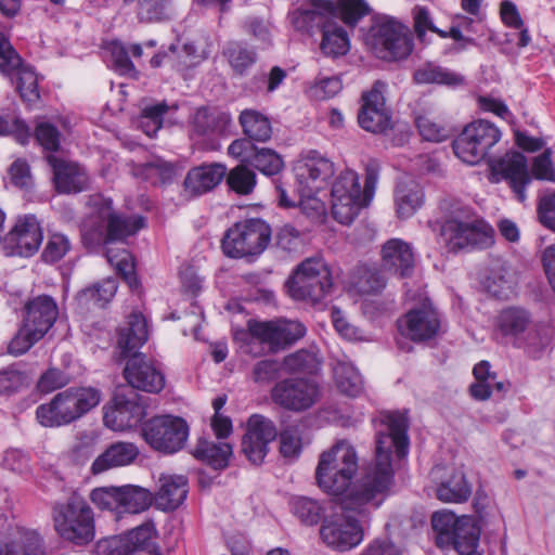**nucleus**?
I'll list each match as a JSON object with an SVG mask.
<instances>
[{
  "label": "nucleus",
  "mask_w": 555,
  "mask_h": 555,
  "mask_svg": "<svg viewBox=\"0 0 555 555\" xmlns=\"http://www.w3.org/2000/svg\"><path fill=\"white\" fill-rule=\"evenodd\" d=\"M375 461L370 464L360 480L341 499V514L323 519L320 528L322 541L338 553L351 551L361 544L364 530L351 513L362 519L377 509L389 495L393 483L392 453L398 460L406 457L410 448L409 421L400 412H382L374 420Z\"/></svg>",
  "instance_id": "1"
},
{
  "label": "nucleus",
  "mask_w": 555,
  "mask_h": 555,
  "mask_svg": "<svg viewBox=\"0 0 555 555\" xmlns=\"http://www.w3.org/2000/svg\"><path fill=\"white\" fill-rule=\"evenodd\" d=\"M92 212L81 224V242L89 251L105 250V257L116 272L131 289L140 285L135 274L134 259L131 253L122 248H114L116 243H125L145 227L142 216H126L115 211L113 201L101 195L91 197Z\"/></svg>",
  "instance_id": "2"
},
{
  "label": "nucleus",
  "mask_w": 555,
  "mask_h": 555,
  "mask_svg": "<svg viewBox=\"0 0 555 555\" xmlns=\"http://www.w3.org/2000/svg\"><path fill=\"white\" fill-rule=\"evenodd\" d=\"M379 177L377 160H370L365 166L364 188H361L359 175L351 169L339 173L332 185V216L345 225L357 218L362 208L370 205L374 197Z\"/></svg>",
  "instance_id": "3"
},
{
  "label": "nucleus",
  "mask_w": 555,
  "mask_h": 555,
  "mask_svg": "<svg viewBox=\"0 0 555 555\" xmlns=\"http://www.w3.org/2000/svg\"><path fill=\"white\" fill-rule=\"evenodd\" d=\"M440 235L448 250L457 253L490 247L494 231L472 207L455 204L441 224Z\"/></svg>",
  "instance_id": "4"
},
{
  "label": "nucleus",
  "mask_w": 555,
  "mask_h": 555,
  "mask_svg": "<svg viewBox=\"0 0 555 555\" xmlns=\"http://www.w3.org/2000/svg\"><path fill=\"white\" fill-rule=\"evenodd\" d=\"M59 312V305L51 295L27 298L22 308L21 326L8 344V352L15 357L26 353L53 327Z\"/></svg>",
  "instance_id": "5"
},
{
  "label": "nucleus",
  "mask_w": 555,
  "mask_h": 555,
  "mask_svg": "<svg viewBox=\"0 0 555 555\" xmlns=\"http://www.w3.org/2000/svg\"><path fill=\"white\" fill-rule=\"evenodd\" d=\"M101 396V390L91 386L69 387L57 392L49 402L39 404L36 418L43 427L69 425L95 408Z\"/></svg>",
  "instance_id": "6"
},
{
  "label": "nucleus",
  "mask_w": 555,
  "mask_h": 555,
  "mask_svg": "<svg viewBox=\"0 0 555 555\" xmlns=\"http://www.w3.org/2000/svg\"><path fill=\"white\" fill-rule=\"evenodd\" d=\"M356 449L346 440L322 452L315 469L318 486L331 495H346L359 469Z\"/></svg>",
  "instance_id": "7"
},
{
  "label": "nucleus",
  "mask_w": 555,
  "mask_h": 555,
  "mask_svg": "<svg viewBox=\"0 0 555 555\" xmlns=\"http://www.w3.org/2000/svg\"><path fill=\"white\" fill-rule=\"evenodd\" d=\"M364 39L373 53L386 61L405 60L414 49L409 26L389 15L374 16Z\"/></svg>",
  "instance_id": "8"
},
{
  "label": "nucleus",
  "mask_w": 555,
  "mask_h": 555,
  "mask_svg": "<svg viewBox=\"0 0 555 555\" xmlns=\"http://www.w3.org/2000/svg\"><path fill=\"white\" fill-rule=\"evenodd\" d=\"M52 518L56 533L74 545H87L95 537L93 509L86 499L76 492L65 502L53 506Z\"/></svg>",
  "instance_id": "9"
},
{
  "label": "nucleus",
  "mask_w": 555,
  "mask_h": 555,
  "mask_svg": "<svg viewBox=\"0 0 555 555\" xmlns=\"http://www.w3.org/2000/svg\"><path fill=\"white\" fill-rule=\"evenodd\" d=\"M272 230L260 218H248L235 222L227 230L221 241L223 254L233 259L259 257L269 246Z\"/></svg>",
  "instance_id": "10"
},
{
  "label": "nucleus",
  "mask_w": 555,
  "mask_h": 555,
  "mask_svg": "<svg viewBox=\"0 0 555 555\" xmlns=\"http://www.w3.org/2000/svg\"><path fill=\"white\" fill-rule=\"evenodd\" d=\"M295 170L300 208L306 210L309 205L313 210H320L323 205L317 195L327 188L335 173L333 162L320 152L310 150L302 155Z\"/></svg>",
  "instance_id": "11"
},
{
  "label": "nucleus",
  "mask_w": 555,
  "mask_h": 555,
  "mask_svg": "<svg viewBox=\"0 0 555 555\" xmlns=\"http://www.w3.org/2000/svg\"><path fill=\"white\" fill-rule=\"evenodd\" d=\"M286 287L295 300L321 304L333 288L331 270L322 259L308 258L296 268Z\"/></svg>",
  "instance_id": "12"
},
{
  "label": "nucleus",
  "mask_w": 555,
  "mask_h": 555,
  "mask_svg": "<svg viewBox=\"0 0 555 555\" xmlns=\"http://www.w3.org/2000/svg\"><path fill=\"white\" fill-rule=\"evenodd\" d=\"M188 422L171 414L156 415L141 426V436L156 452L170 455L181 451L189 438Z\"/></svg>",
  "instance_id": "13"
},
{
  "label": "nucleus",
  "mask_w": 555,
  "mask_h": 555,
  "mask_svg": "<svg viewBox=\"0 0 555 555\" xmlns=\"http://www.w3.org/2000/svg\"><path fill=\"white\" fill-rule=\"evenodd\" d=\"M501 138L502 132L493 122L478 119L464 127L454 139L452 147L463 163L476 165L487 158Z\"/></svg>",
  "instance_id": "14"
},
{
  "label": "nucleus",
  "mask_w": 555,
  "mask_h": 555,
  "mask_svg": "<svg viewBox=\"0 0 555 555\" xmlns=\"http://www.w3.org/2000/svg\"><path fill=\"white\" fill-rule=\"evenodd\" d=\"M488 164L490 181L506 182L517 201L524 203L527 198L526 189L532 181L526 156L520 152L511 151L499 158H489Z\"/></svg>",
  "instance_id": "15"
},
{
  "label": "nucleus",
  "mask_w": 555,
  "mask_h": 555,
  "mask_svg": "<svg viewBox=\"0 0 555 555\" xmlns=\"http://www.w3.org/2000/svg\"><path fill=\"white\" fill-rule=\"evenodd\" d=\"M250 335L261 344H266L273 352L284 350L306 335L307 328L299 321L272 320L247 323Z\"/></svg>",
  "instance_id": "16"
},
{
  "label": "nucleus",
  "mask_w": 555,
  "mask_h": 555,
  "mask_svg": "<svg viewBox=\"0 0 555 555\" xmlns=\"http://www.w3.org/2000/svg\"><path fill=\"white\" fill-rule=\"evenodd\" d=\"M319 385L309 378L288 377L278 382L271 390L274 403L285 410L302 412L320 399Z\"/></svg>",
  "instance_id": "17"
},
{
  "label": "nucleus",
  "mask_w": 555,
  "mask_h": 555,
  "mask_svg": "<svg viewBox=\"0 0 555 555\" xmlns=\"http://www.w3.org/2000/svg\"><path fill=\"white\" fill-rule=\"evenodd\" d=\"M385 89L386 83L377 80L369 91L361 95L358 122L365 131L384 133L391 128V111L386 105Z\"/></svg>",
  "instance_id": "18"
},
{
  "label": "nucleus",
  "mask_w": 555,
  "mask_h": 555,
  "mask_svg": "<svg viewBox=\"0 0 555 555\" xmlns=\"http://www.w3.org/2000/svg\"><path fill=\"white\" fill-rule=\"evenodd\" d=\"M431 527L436 533V544L440 547H457L480 528L470 516H456L450 511H439L431 516Z\"/></svg>",
  "instance_id": "19"
},
{
  "label": "nucleus",
  "mask_w": 555,
  "mask_h": 555,
  "mask_svg": "<svg viewBox=\"0 0 555 555\" xmlns=\"http://www.w3.org/2000/svg\"><path fill=\"white\" fill-rule=\"evenodd\" d=\"M124 377L132 388L149 393H159L166 385L162 364L143 353L133 354L127 360Z\"/></svg>",
  "instance_id": "20"
},
{
  "label": "nucleus",
  "mask_w": 555,
  "mask_h": 555,
  "mask_svg": "<svg viewBox=\"0 0 555 555\" xmlns=\"http://www.w3.org/2000/svg\"><path fill=\"white\" fill-rule=\"evenodd\" d=\"M399 333L414 343L435 338L441 327V317L431 305L411 309L397 321Z\"/></svg>",
  "instance_id": "21"
},
{
  "label": "nucleus",
  "mask_w": 555,
  "mask_h": 555,
  "mask_svg": "<svg viewBox=\"0 0 555 555\" xmlns=\"http://www.w3.org/2000/svg\"><path fill=\"white\" fill-rule=\"evenodd\" d=\"M146 404L142 397L133 395L131 398L125 395H116L112 404L105 408L104 425L115 431L131 429L144 423Z\"/></svg>",
  "instance_id": "22"
},
{
  "label": "nucleus",
  "mask_w": 555,
  "mask_h": 555,
  "mask_svg": "<svg viewBox=\"0 0 555 555\" xmlns=\"http://www.w3.org/2000/svg\"><path fill=\"white\" fill-rule=\"evenodd\" d=\"M278 437L273 421L261 415L253 414L247 420L246 433L242 439V451L253 464H261L269 452L270 442Z\"/></svg>",
  "instance_id": "23"
},
{
  "label": "nucleus",
  "mask_w": 555,
  "mask_h": 555,
  "mask_svg": "<svg viewBox=\"0 0 555 555\" xmlns=\"http://www.w3.org/2000/svg\"><path fill=\"white\" fill-rule=\"evenodd\" d=\"M532 325L529 310L511 306L502 309L494 319L493 336L500 344L515 346Z\"/></svg>",
  "instance_id": "24"
},
{
  "label": "nucleus",
  "mask_w": 555,
  "mask_h": 555,
  "mask_svg": "<svg viewBox=\"0 0 555 555\" xmlns=\"http://www.w3.org/2000/svg\"><path fill=\"white\" fill-rule=\"evenodd\" d=\"M14 255L33 256L40 247L43 233L36 216L26 215L20 218L5 237Z\"/></svg>",
  "instance_id": "25"
},
{
  "label": "nucleus",
  "mask_w": 555,
  "mask_h": 555,
  "mask_svg": "<svg viewBox=\"0 0 555 555\" xmlns=\"http://www.w3.org/2000/svg\"><path fill=\"white\" fill-rule=\"evenodd\" d=\"M227 175V167L219 163L202 164L191 168L183 181V194L198 197L218 186Z\"/></svg>",
  "instance_id": "26"
},
{
  "label": "nucleus",
  "mask_w": 555,
  "mask_h": 555,
  "mask_svg": "<svg viewBox=\"0 0 555 555\" xmlns=\"http://www.w3.org/2000/svg\"><path fill=\"white\" fill-rule=\"evenodd\" d=\"M47 159L53 169V180L60 193H80L88 189L89 177L78 164L53 155H49Z\"/></svg>",
  "instance_id": "27"
},
{
  "label": "nucleus",
  "mask_w": 555,
  "mask_h": 555,
  "mask_svg": "<svg viewBox=\"0 0 555 555\" xmlns=\"http://www.w3.org/2000/svg\"><path fill=\"white\" fill-rule=\"evenodd\" d=\"M382 267L399 278H410L414 270L411 245L400 238L388 240L382 248Z\"/></svg>",
  "instance_id": "28"
},
{
  "label": "nucleus",
  "mask_w": 555,
  "mask_h": 555,
  "mask_svg": "<svg viewBox=\"0 0 555 555\" xmlns=\"http://www.w3.org/2000/svg\"><path fill=\"white\" fill-rule=\"evenodd\" d=\"M149 328L145 317L138 311L128 315L127 322L118 330L117 347L124 358L139 354L138 350L147 341Z\"/></svg>",
  "instance_id": "29"
},
{
  "label": "nucleus",
  "mask_w": 555,
  "mask_h": 555,
  "mask_svg": "<svg viewBox=\"0 0 555 555\" xmlns=\"http://www.w3.org/2000/svg\"><path fill=\"white\" fill-rule=\"evenodd\" d=\"M188 492L189 482L185 476L162 475L158 479L155 503L162 511H175L184 502Z\"/></svg>",
  "instance_id": "30"
},
{
  "label": "nucleus",
  "mask_w": 555,
  "mask_h": 555,
  "mask_svg": "<svg viewBox=\"0 0 555 555\" xmlns=\"http://www.w3.org/2000/svg\"><path fill=\"white\" fill-rule=\"evenodd\" d=\"M140 450L133 442L117 441L109 444L92 463L93 474H101L112 467L130 465L139 456Z\"/></svg>",
  "instance_id": "31"
},
{
  "label": "nucleus",
  "mask_w": 555,
  "mask_h": 555,
  "mask_svg": "<svg viewBox=\"0 0 555 555\" xmlns=\"http://www.w3.org/2000/svg\"><path fill=\"white\" fill-rule=\"evenodd\" d=\"M332 2L314 0L309 4L298 8L292 16L294 27L300 31L310 33L314 28L323 29L331 18Z\"/></svg>",
  "instance_id": "32"
},
{
  "label": "nucleus",
  "mask_w": 555,
  "mask_h": 555,
  "mask_svg": "<svg viewBox=\"0 0 555 555\" xmlns=\"http://www.w3.org/2000/svg\"><path fill=\"white\" fill-rule=\"evenodd\" d=\"M413 80L417 85H441L449 88H457L466 82L462 74L431 61L421 64L414 70Z\"/></svg>",
  "instance_id": "33"
},
{
  "label": "nucleus",
  "mask_w": 555,
  "mask_h": 555,
  "mask_svg": "<svg viewBox=\"0 0 555 555\" xmlns=\"http://www.w3.org/2000/svg\"><path fill=\"white\" fill-rule=\"evenodd\" d=\"M192 454L215 470H223L229 466L233 449L228 442H214L206 438H199Z\"/></svg>",
  "instance_id": "34"
},
{
  "label": "nucleus",
  "mask_w": 555,
  "mask_h": 555,
  "mask_svg": "<svg viewBox=\"0 0 555 555\" xmlns=\"http://www.w3.org/2000/svg\"><path fill=\"white\" fill-rule=\"evenodd\" d=\"M436 495L444 503H464L472 495V487L462 470L452 469L450 475L438 483Z\"/></svg>",
  "instance_id": "35"
},
{
  "label": "nucleus",
  "mask_w": 555,
  "mask_h": 555,
  "mask_svg": "<svg viewBox=\"0 0 555 555\" xmlns=\"http://www.w3.org/2000/svg\"><path fill=\"white\" fill-rule=\"evenodd\" d=\"M243 133L251 142H267L272 137V126L268 116L256 109H244L238 117Z\"/></svg>",
  "instance_id": "36"
},
{
  "label": "nucleus",
  "mask_w": 555,
  "mask_h": 555,
  "mask_svg": "<svg viewBox=\"0 0 555 555\" xmlns=\"http://www.w3.org/2000/svg\"><path fill=\"white\" fill-rule=\"evenodd\" d=\"M321 51L332 57L345 55L350 49V39L346 29L335 21L323 26Z\"/></svg>",
  "instance_id": "37"
},
{
  "label": "nucleus",
  "mask_w": 555,
  "mask_h": 555,
  "mask_svg": "<svg viewBox=\"0 0 555 555\" xmlns=\"http://www.w3.org/2000/svg\"><path fill=\"white\" fill-rule=\"evenodd\" d=\"M231 119L225 114H212L207 108H198L191 124V137H207L222 133Z\"/></svg>",
  "instance_id": "38"
},
{
  "label": "nucleus",
  "mask_w": 555,
  "mask_h": 555,
  "mask_svg": "<svg viewBox=\"0 0 555 555\" xmlns=\"http://www.w3.org/2000/svg\"><path fill=\"white\" fill-rule=\"evenodd\" d=\"M117 283L108 278L78 292L76 299L80 306L104 308L116 295Z\"/></svg>",
  "instance_id": "39"
},
{
  "label": "nucleus",
  "mask_w": 555,
  "mask_h": 555,
  "mask_svg": "<svg viewBox=\"0 0 555 555\" xmlns=\"http://www.w3.org/2000/svg\"><path fill=\"white\" fill-rule=\"evenodd\" d=\"M236 75L244 76L257 62V53L254 48L242 41H230L222 51Z\"/></svg>",
  "instance_id": "40"
},
{
  "label": "nucleus",
  "mask_w": 555,
  "mask_h": 555,
  "mask_svg": "<svg viewBox=\"0 0 555 555\" xmlns=\"http://www.w3.org/2000/svg\"><path fill=\"white\" fill-rule=\"evenodd\" d=\"M424 193L415 182L400 183L396 188L395 203L400 218H409L422 206Z\"/></svg>",
  "instance_id": "41"
},
{
  "label": "nucleus",
  "mask_w": 555,
  "mask_h": 555,
  "mask_svg": "<svg viewBox=\"0 0 555 555\" xmlns=\"http://www.w3.org/2000/svg\"><path fill=\"white\" fill-rule=\"evenodd\" d=\"M152 502L150 490L134 485L120 486L119 512L139 514L146 511Z\"/></svg>",
  "instance_id": "42"
},
{
  "label": "nucleus",
  "mask_w": 555,
  "mask_h": 555,
  "mask_svg": "<svg viewBox=\"0 0 555 555\" xmlns=\"http://www.w3.org/2000/svg\"><path fill=\"white\" fill-rule=\"evenodd\" d=\"M127 542L128 555L144 551H159L156 544V529L153 522L147 521L122 534Z\"/></svg>",
  "instance_id": "43"
},
{
  "label": "nucleus",
  "mask_w": 555,
  "mask_h": 555,
  "mask_svg": "<svg viewBox=\"0 0 555 555\" xmlns=\"http://www.w3.org/2000/svg\"><path fill=\"white\" fill-rule=\"evenodd\" d=\"M334 378L340 392L357 398L363 392V380L351 364L338 362L334 367Z\"/></svg>",
  "instance_id": "44"
},
{
  "label": "nucleus",
  "mask_w": 555,
  "mask_h": 555,
  "mask_svg": "<svg viewBox=\"0 0 555 555\" xmlns=\"http://www.w3.org/2000/svg\"><path fill=\"white\" fill-rule=\"evenodd\" d=\"M10 82L14 86L21 99L29 105L40 100L38 75L31 65L26 64L22 67L14 75V80H10Z\"/></svg>",
  "instance_id": "45"
},
{
  "label": "nucleus",
  "mask_w": 555,
  "mask_h": 555,
  "mask_svg": "<svg viewBox=\"0 0 555 555\" xmlns=\"http://www.w3.org/2000/svg\"><path fill=\"white\" fill-rule=\"evenodd\" d=\"M175 14L173 0H139L137 17L141 23H158Z\"/></svg>",
  "instance_id": "46"
},
{
  "label": "nucleus",
  "mask_w": 555,
  "mask_h": 555,
  "mask_svg": "<svg viewBox=\"0 0 555 555\" xmlns=\"http://www.w3.org/2000/svg\"><path fill=\"white\" fill-rule=\"evenodd\" d=\"M135 175L153 185L171 183L176 176L172 164L160 158L141 164L135 169Z\"/></svg>",
  "instance_id": "47"
},
{
  "label": "nucleus",
  "mask_w": 555,
  "mask_h": 555,
  "mask_svg": "<svg viewBox=\"0 0 555 555\" xmlns=\"http://www.w3.org/2000/svg\"><path fill=\"white\" fill-rule=\"evenodd\" d=\"M369 13L370 7L364 0H337L335 4L332 3L331 15L351 28Z\"/></svg>",
  "instance_id": "48"
},
{
  "label": "nucleus",
  "mask_w": 555,
  "mask_h": 555,
  "mask_svg": "<svg viewBox=\"0 0 555 555\" xmlns=\"http://www.w3.org/2000/svg\"><path fill=\"white\" fill-rule=\"evenodd\" d=\"M551 336L541 330L531 327L521 337L520 344H515L514 348L522 349L531 359H541L551 345Z\"/></svg>",
  "instance_id": "49"
},
{
  "label": "nucleus",
  "mask_w": 555,
  "mask_h": 555,
  "mask_svg": "<svg viewBox=\"0 0 555 555\" xmlns=\"http://www.w3.org/2000/svg\"><path fill=\"white\" fill-rule=\"evenodd\" d=\"M292 511L307 526H314L324 519L325 507L317 500L300 496L292 502Z\"/></svg>",
  "instance_id": "50"
},
{
  "label": "nucleus",
  "mask_w": 555,
  "mask_h": 555,
  "mask_svg": "<svg viewBox=\"0 0 555 555\" xmlns=\"http://www.w3.org/2000/svg\"><path fill=\"white\" fill-rule=\"evenodd\" d=\"M26 63L11 44L9 38L0 33V74L9 80H14Z\"/></svg>",
  "instance_id": "51"
},
{
  "label": "nucleus",
  "mask_w": 555,
  "mask_h": 555,
  "mask_svg": "<svg viewBox=\"0 0 555 555\" xmlns=\"http://www.w3.org/2000/svg\"><path fill=\"white\" fill-rule=\"evenodd\" d=\"M225 176L229 189L240 195L250 194L256 186V173L245 165H237Z\"/></svg>",
  "instance_id": "52"
},
{
  "label": "nucleus",
  "mask_w": 555,
  "mask_h": 555,
  "mask_svg": "<svg viewBox=\"0 0 555 555\" xmlns=\"http://www.w3.org/2000/svg\"><path fill=\"white\" fill-rule=\"evenodd\" d=\"M107 50L111 54L112 65L116 73L130 78H135L138 76V70L130 60L129 51L121 42H109Z\"/></svg>",
  "instance_id": "53"
},
{
  "label": "nucleus",
  "mask_w": 555,
  "mask_h": 555,
  "mask_svg": "<svg viewBox=\"0 0 555 555\" xmlns=\"http://www.w3.org/2000/svg\"><path fill=\"white\" fill-rule=\"evenodd\" d=\"M250 164L266 176L278 175L284 166L281 156L271 149L256 150Z\"/></svg>",
  "instance_id": "54"
},
{
  "label": "nucleus",
  "mask_w": 555,
  "mask_h": 555,
  "mask_svg": "<svg viewBox=\"0 0 555 555\" xmlns=\"http://www.w3.org/2000/svg\"><path fill=\"white\" fill-rule=\"evenodd\" d=\"M386 286V279L383 272L373 268H363L356 282L358 292L362 295H374L380 293Z\"/></svg>",
  "instance_id": "55"
},
{
  "label": "nucleus",
  "mask_w": 555,
  "mask_h": 555,
  "mask_svg": "<svg viewBox=\"0 0 555 555\" xmlns=\"http://www.w3.org/2000/svg\"><path fill=\"white\" fill-rule=\"evenodd\" d=\"M70 249L72 243L65 234L52 233L48 238L41 258L46 263H56L63 259Z\"/></svg>",
  "instance_id": "56"
},
{
  "label": "nucleus",
  "mask_w": 555,
  "mask_h": 555,
  "mask_svg": "<svg viewBox=\"0 0 555 555\" xmlns=\"http://www.w3.org/2000/svg\"><path fill=\"white\" fill-rule=\"evenodd\" d=\"M27 385V375L16 365L0 370V395L11 396Z\"/></svg>",
  "instance_id": "57"
},
{
  "label": "nucleus",
  "mask_w": 555,
  "mask_h": 555,
  "mask_svg": "<svg viewBox=\"0 0 555 555\" xmlns=\"http://www.w3.org/2000/svg\"><path fill=\"white\" fill-rule=\"evenodd\" d=\"M120 486L94 488L90 492L91 502L102 511H119Z\"/></svg>",
  "instance_id": "58"
},
{
  "label": "nucleus",
  "mask_w": 555,
  "mask_h": 555,
  "mask_svg": "<svg viewBox=\"0 0 555 555\" xmlns=\"http://www.w3.org/2000/svg\"><path fill=\"white\" fill-rule=\"evenodd\" d=\"M284 367L292 373H310L317 366V357L313 352L300 349L284 358Z\"/></svg>",
  "instance_id": "59"
},
{
  "label": "nucleus",
  "mask_w": 555,
  "mask_h": 555,
  "mask_svg": "<svg viewBox=\"0 0 555 555\" xmlns=\"http://www.w3.org/2000/svg\"><path fill=\"white\" fill-rule=\"evenodd\" d=\"M416 127L421 137L430 142H442L451 137V130L440 124H437L427 116L416 118Z\"/></svg>",
  "instance_id": "60"
},
{
  "label": "nucleus",
  "mask_w": 555,
  "mask_h": 555,
  "mask_svg": "<svg viewBox=\"0 0 555 555\" xmlns=\"http://www.w3.org/2000/svg\"><path fill=\"white\" fill-rule=\"evenodd\" d=\"M70 377L57 367H50L44 371L38 382L37 389L42 393H50L68 385Z\"/></svg>",
  "instance_id": "61"
},
{
  "label": "nucleus",
  "mask_w": 555,
  "mask_h": 555,
  "mask_svg": "<svg viewBox=\"0 0 555 555\" xmlns=\"http://www.w3.org/2000/svg\"><path fill=\"white\" fill-rule=\"evenodd\" d=\"M537 214L540 223L555 232V191L547 190L538 199Z\"/></svg>",
  "instance_id": "62"
},
{
  "label": "nucleus",
  "mask_w": 555,
  "mask_h": 555,
  "mask_svg": "<svg viewBox=\"0 0 555 555\" xmlns=\"http://www.w3.org/2000/svg\"><path fill=\"white\" fill-rule=\"evenodd\" d=\"M17 555H47L43 537L36 530H26L17 542Z\"/></svg>",
  "instance_id": "63"
},
{
  "label": "nucleus",
  "mask_w": 555,
  "mask_h": 555,
  "mask_svg": "<svg viewBox=\"0 0 555 555\" xmlns=\"http://www.w3.org/2000/svg\"><path fill=\"white\" fill-rule=\"evenodd\" d=\"M274 246L286 253H294L301 246L300 232L292 224L280 227L274 235Z\"/></svg>",
  "instance_id": "64"
}]
</instances>
